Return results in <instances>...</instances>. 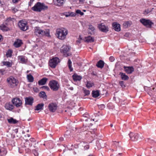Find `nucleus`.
Masks as SVG:
<instances>
[{"label": "nucleus", "instance_id": "nucleus-1", "mask_svg": "<svg viewBox=\"0 0 156 156\" xmlns=\"http://www.w3.org/2000/svg\"><path fill=\"white\" fill-rule=\"evenodd\" d=\"M68 33V31L67 29L61 28L57 29L56 35L59 39L64 40L66 38Z\"/></svg>", "mask_w": 156, "mask_h": 156}, {"label": "nucleus", "instance_id": "nucleus-2", "mask_svg": "<svg viewBox=\"0 0 156 156\" xmlns=\"http://www.w3.org/2000/svg\"><path fill=\"white\" fill-rule=\"evenodd\" d=\"M48 8V7L44 3L38 2L32 7V9L34 11L41 12L42 10H47Z\"/></svg>", "mask_w": 156, "mask_h": 156}, {"label": "nucleus", "instance_id": "nucleus-3", "mask_svg": "<svg viewBox=\"0 0 156 156\" xmlns=\"http://www.w3.org/2000/svg\"><path fill=\"white\" fill-rule=\"evenodd\" d=\"M34 32L36 35L39 36H45L48 37L50 36L49 31L48 29L43 30L37 27H35Z\"/></svg>", "mask_w": 156, "mask_h": 156}, {"label": "nucleus", "instance_id": "nucleus-4", "mask_svg": "<svg viewBox=\"0 0 156 156\" xmlns=\"http://www.w3.org/2000/svg\"><path fill=\"white\" fill-rule=\"evenodd\" d=\"M8 85L10 87L13 88L16 87L19 83L18 81L12 76H10L7 80Z\"/></svg>", "mask_w": 156, "mask_h": 156}, {"label": "nucleus", "instance_id": "nucleus-5", "mask_svg": "<svg viewBox=\"0 0 156 156\" xmlns=\"http://www.w3.org/2000/svg\"><path fill=\"white\" fill-rule=\"evenodd\" d=\"M48 85L51 90L54 91L58 90L60 87L59 83L55 80H51L48 83Z\"/></svg>", "mask_w": 156, "mask_h": 156}, {"label": "nucleus", "instance_id": "nucleus-6", "mask_svg": "<svg viewBox=\"0 0 156 156\" xmlns=\"http://www.w3.org/2000/svg\"><path fill=\"white\" fill-rule=\"evenodd\" d=\"M129 136L130 139L134 141H140L143 139L141 135H140L138 134L133 133L131 132L129 134Z\"/></svg>", "mask_w": 156, "mask_h": 156}, {"label": "nucleus", "instance_id": "nucleus-7", "mask_svg": "<svg viewBox=\"0 0 156 156\" xmlns=\"http://www.w3.org/2000/svg\"><path fill=\"white\" fill-rule=\"evenodd\" d=\"M60 62L59 59L56 57L50 59L49 62V66L52 68H55L57 64Z\"/></svg>", "mask_w": 156, "mask_h": 156}, {"label": "nucleus", "instance_id": "nucleus-8", "mask_svg": "<svg viewBox=\"0 0 156 156\" xmlns=\"http://www.w3.org/2000/svg\"><path fill=\"white\" fill-rule=\"evenodd\" d=\"M18 25L20 29L22 30L26 31L28 29L27 23L26 21L23 20L20 21L18 23Z\"/></svg>", "mask_w": 156, "mask_h": 156}, {"label": "nucleus", "instance_id": "nucleus-9", "mask_svg": "<svg viewBox=\"0 0 156 156\" xmlns=\"http://www.w3.org/2000/svg\"><path fill=\"white\" fill-rule=\"evenodd\" d=\"M70 48L67 45H63L60 49L61 51L63 53L64 55L66 57H67L71 55V54L69 53Z\"/></svg>", "mask_w": 156, "mask_h": 156}, {"label": "nucleus", "instance_id": "nucleus-10", "mask_svg": "<svg viewBox=\"0 0 156 156\" xmlns=\"http://www.w3.org/2000/svg\"><path fill=\"white\" fill-rule=\"evenodd\" d=\"M140 22L146 27L151 28L153 23L149 20H146L145 19H141L140 20Z\"/></svg>", "mask_w": 156, "mask_h": 156}, {"label": "nucleus", "instance_id": "nucleus-11", "mask_svg": "<svg viewBox=\"0 0 156 156\" xmlns=\"http://www.w3.org/2000/svg\"><path fill=\"white\" fill-rule=\"evenodd\" d=\"M12 104L16 107L20 106L22 105V101L19 98H16L12 99Z\"/></svg>", "mask_w": 156, "mask_h": 156}, {"label": "nucleus", "instance_id": "nucleus-12", "mask_svg": "<svg viewBox=\"0 0 156 156\" xmlns=\"http://www.w3.org/2000/svg\"><path fill=\"white\" fill-rule=\"evenodd\" d=\"M98 27L99 29L102 32L106 33L108 31V27L103 23L98 24Z\"/></svg>", "mask_w": 156, "mask_h": 156}, {"label": "nucleus", "instance_id": "nucleus-13", "mask_svg": "<svg viewBox=\"0 0 156 156\" xmlns=\"http://www.w3.org/2000/svg\"><path fill=\"white\" fill-rule=\"evenodd\" d=\"M48 108L50 112H54L57 109V106L55 103H51L49 105Z\"/></svg>", "mask_w": 156, "mask_h": 156}, {"label": "nucleus", "instance_id": "nucleus-14", "mask_svg": "<svg viewBox=\"0 0 156 156\" xmlns=\"http://www.w3.org/2000/svg\"><path fill=\"white\" fill-rule=\"evenodd\" d=\"M4 107L6 109L10 111L12 110L14 108L13 105L10 102L6 103Z\"/></svg>", "mask_w": 156, "mask_h": 156}, {"label": "nucleus", "instance_id": "nucleus-15", "mask_svg": "<svg viewBox=\"0 0 156 156\" xmlns=\"http://www.w3.org/2000/svg\"><path fill=\"white\" fill-rule=\"evenodd\" d=\"M125 72L128 74H131L134 71V69L132 66H124Z\"/></svg>", "mask_w": 156, "mask_h": 156}, {"label": "nucleus", "instance_id": "nucleus-16", "mask_svg": "<svg viewBox=\"0 0 156 156\" xmlns=\"http://www.w3.org/2000/svg\"><path fill=\"white\" fill-rule=\"evenodd\" d=\"M113 29L117 31H119L120 30V25L114 22L112 24Z\"/></svg>", "mask_w": 156, "mask_h": 156}, {"label": "nucleus", "instance_id": "nucleus-17", "mask_svg": "<svg viewBox=\"0 0 156 156\" xmlns=\"http://www.w3.org/2000/svg\"><path fill=\"white\" fill-rule=\"evenodd\" d=\"M72 77L75 81H80L82 78V77L81 76L78 75L76 73L74 74L72 76Z\"/></svg>", "mask_w": 156, "mask_h": 156}, {"label": "nucleus", "instance_id": "nucleus-18", "mask_svg": "<svg viewBox=\"0 0 156 156\" xmlns=\"http://www.w3.org/2000/svg\"><path fill=\"white\" fill-rule=\"evenodd\" d=\"M22 44V40L19 39H17L15 41L13 45L15 47L18 48L20 47Z\"/></svg>", "mask_w": 156, "mask_h": 156}, {"label": "nucleus", "instance_id": "nucleus-19", "mask_svg": "<svg viewBox=\"0 0 156 156\" xmlns=\"http://www.w3.org/2000/svg\"><path fill=\"white\" fill-rule=\"evenodd\" d=\"M64 0H53V2L56 5L60 6L63 3Z\"/></svg>", "mask_w": 156, "mask_h": 156}, {"label": "nucleus", "instance_id": "nucleus-20", "mask_svg": "<svg viewBox=\"0 0 156 156\" xmlns=\"http://www.w3.org/2000/svg\"><path fill=\"white\" fill-rule=\"evenodd\" d=\"M33 100L34 99L32 98H26L25 100V103L27 105H31L33 102Z\"/></svg>", "mask_w": 156, "mask_h": 156}, {"label": "nucleus", "instance_id": "nucleus-21", "mask_svg": "<svg viewBox=\"0 0 156 156\" xmlns=\"http://www.w3.org/2000/svg\"><path fill=\"white\" fill-rule=\"evenodd\" d=\"M48 80V78H44L38 81V84L39 85H44L46 84Z\"/></svg>", "mask_w": 156, "mask_h": 156}, {"label": "nucleus", "instance_id": "nucleus-22", "mask_svg": "<svg viewBox=\"0 0 156 156\" xmlns=\"http://www.w3.org/2000/svg\"><path fill=\"white\" fill-rule=\"evenodd\" d=\"M104 65V62L100 60L96 64V66L98 67L102 68L103 67Z\"/></svg>", "mask_w": 156, "mask_h": 156}, {"label": "nucleus", "instance_id": "nucleus-23", "mask_svg": "<svg viewBox=\"0 0 156 156\" xmlns=\"http://www.w3.org/2000/svg\"><path fill=\"white\" fill-rule=\"evenodd\" d=\"M7 120L8 122L11 124H15L17 123L18 122V121L12 117L10 118L9 119H8Z\"/></svg>", "mask_w": 156, "mask_h": 156}, {"label": "nucleus", "instance_id": "nucleus-24", "mask_svg": "<svg viewBox=\"0 0 156 156\" xmlns=\"http://www.w3.org/2000/svg\"><path fill=\"white\" fill-rule=\"evenodd\" d=\"M120 74L121 75V78L122 80H127L129 78L128 76L126 75L125 73H120Z\"/></svg>", "mask_w": 156, "mask_h": 156}, {"label": "nucleus", "instance_id": "nucleus-25", "mask_svg": "<svg viewBox=\"0 0 156 156\" xmlns=\"http://www.w3.org/2000/svg\"><path fill=\"white\" fill-rule=\"evenodd\" d=\"M92 96L94 98H96L100 95L98 90L93 91L92 92Z\"/></svg>", "mask_w": 156, "mask_h": 156}, {"label": "nucleus", "instance_id": "nucleus-26", "mask_svg": "<svg viewBox=\"0 0 156 156\" xmlns=\"http://www.w3.org/2000/svg\"><path fill=\"white\" fill-rule=\"evenodd\" d=\"M27 78L29 82H32L34 81V78L33 76L30 74L27 75Z\"/></svg>", "mask_w": 156, "mask_h": 156}, {"label": "nucleus", "instance_id": "nucleus-27", "mask_svg": "<svg viewBox=\"0 0 156 156\" xmlns=\"http://www.w3.org/2000/svg\"><path fill=\"white\" fill-rule=\"evenodd\" d=\"M19 60L22 63H25L26 62L27 59L25 57L23 56H20L18 57Z\"/></svg>", "mask_w": 156, "mask_h": 156}, {"label": "nucleus", "instance_id": "nucleus-28", "mask_svg": "<svg viewBox=\"0 0 156 156\" xmlns=\"http://www.w3.org/2000/svg\"><path fill=\"white\" fill-rule=\"evenodd\" d=\"M94 41V39L93 37L89 36L86 38L85 41L87 42H92Z\"/></svg>", "mask_w": 156, "mask_h": 156}, {"label": "nucleus", "instance_id": "nucleus-29", "mask_svg": "<svg viewBox=\"0 0 156 156\" xmlns=\"http://www.w3.org/2000/svg\"><path fill=\"white\" fill-rule=\"evenodd\" d=\"M44 106V104L43 103L39 104L36 107L35 110L37 111L41 110L42 109Z\"/></svg>", "mask_w": 156, "mask_h": 156}, {"label": "nucleus", "instance_id": "nucleus-30", "mask_svg": "<svg viewBox=\"0 0 156 156\" xmlns=\"http://www.w3.org/2000/svg\"><path fill=\"white\" fill-rule=\"evenodd\" d=\"M63 15L65 16L66 17H68L69 16H75V14L73 12H64L63 13Z\"/></svg>", "mask_w": 156, "mask_h": 156}, {"label": "nucleus", "instance_id": "nucleus-31", "mask_svg": "<svg viewBox=\"0 0 156 156\" xmlns=\"http://www.w3.org/2000/svg\"><path fill=\"white\" fill-rule=\"evenodd\" d=\"M2 63L3 65L6 66L8 67H11L12 65V63L9 62L3 61L2 62Z\"/></svg>", "mask_w": 156, "mask_h": 156}, {"label": "nucleus", "instance_id": "nucleus-32", "mask_svg": "<svg viewBox=\"0 0 156 156\" xmlns=\"http://www.w3.org/2000/svg\"><path fill=\"white\" fill-rule=\"evenodd\" d=\"M39 96L41 98H46L47 96L46 95L44 91H41L39 94Z\"/></svg>", "mask_w": 156, "mask_h": 156}, {"label": "nucleus", "instance_id": "nucleus-33", "mask_svg": "<svg viewBox=\"0 0 156 156\" xmlns=\"http://www.w3.org/2000/svg\"><path fill=\"white\" fill-rule=\"evenodd\" d=\"M131 24V23L129 22H125L123 23V26L125 28L129 27Z\"/></svg>", "mask_w": 156, "mask_h": 156}, {"label": "nucleus", "instance_id": "nucleus-34", "mask_svg": "<svg viewBox=\"0 0 156 156\" xmlns=\"http://www.w3.org/2000/svg\"><path fill=\"white\" fill-rule=\"evenodd\" d=\"M68 67L70 71L71 72L72 71H73V69L72 68L71 66L72 62L70 59L68 60Z\"/></svg>", "mask_w": 156, "mask_h": 156}, {"label": "nucleus", "instance_id": "nucleus-35", "mask_svg": "<svg viewBox=\"0 0 156 156\" xmlns=\"http://www.w3.org/2000/svg\"><path fill=\"white\" fill-rule=\"evenodd\" d=\"M93 85V83L90 82H88L87 84H86L87 87L88 88H90L92 87Z\"/></svg>", "mask_w": 156, "mask_h": 156}, {"label": "nucleus", "instance_id": "nucleus-36", "mask_svg": "<svg viewBox=\"0 0 156 156\" xmlns=\"http://www.w3.org/2000/svg\"><path fill=\"white\" fill-rule=\"evenodd\" d=\"M153 9L154 8H152L148 9H146L144 12V13L145 14H147L149 13L152 12Z\"/></svg>", "mask_w": 156, "mask_h": 156}, {"label": "nucleus", "instance_id": "nucleus-37", "mask_svg": "<svg viewBox=\"0 0 156 156\" xmlns=\"http://www.w3.org/2000/svg\"><path fill=\"white\" fill-rule=\"evenodd\" d=\"M12 51L11 50H9L7 52L6 55L7 57H10L12 56Z\"/></svg>", "mask_w": 156, "mask_h": 156}, {"label": "nucleus", "instance_id": "nucleus-38", "mask_svg": "<svg viewBox=\"0 0 156 156\" xmlns=\"http://www.w3.org/2000/svg\"><path fill=\"white\" fill-rule=\"evenodd\" d=\"M88 29H89V31L91 30V31H90V34H92V32L94 30V27L92 25H90L89 26Z\"/></svg>", "mask_w": 156, "mask_h": 156}, {"label": "nucleus", "instance_id": "nucleus-39", "mask_svg": "<svg viewBox=\"0 0 156 156\" xmlns=\"http://www.w3.org/2000/svg\"><path fill=\"white\" fill-rule=\"evenodd\" d=\"M83 92L84 93V96L88 95L90 94V91L88 90H87L84 89H83Z\"/></svg>", "mask_w": 156, "mask_h": 156}, {"label": "nucleus", "instance_id": "nucleus-40", "mask_svg": "<svg viewBox=\"0 0 156 156\" xmlns=\"http://www.w3.org/2000/svg\"><path fill=\"white\" fill-rule=\"evenodd\" d=\"M37 149H34L33 150V153L34 155L35 156H38V153L37 151L38 150V148H37Z\"/></svg>", "mask_w": 156, "mask_h": 156}, {"label": "nucleus", "instance_id": "nucleus-41", "mask_svg": "<svg viewBox=\"0 0 156 156\" xmlns=\"http://www.w3.org/2000/svg\"><path fill=\"white\" fill-rule=\"evenodd\" d=\"M0 29L3 30H7V28L4 25L0 26Z\"/></svg>", "mask_w": 156, "mask_h": 156}, {"label": "nucleus", "instance_id": "nucleus-42", "mask_svg": "<svg viewBox=\"0 0 156 156\" xmlns=\"http://www.w3.org/2000/svg\"><path fill=\"white\" fill-rule=\"evenodd\" d=\"M76 12L77 14H80L82 16L83 15L84 13L83 12H82L80 10H77L76 11Z\"/></svg>", "mask_w": 156, "mask_h": 156}, {"label": "nucleus", "instance_id": "nucleus-43", "mask_svg": "<svg viewBox=\"0 0 156 156\" xmlns=\"http://www.w3.org/2000/svg\"><path fill=\"white\" fill-rule=\"evenodd\" d=\"M82 40V38L81 37V36H80L79 38L78 39V40H77L76 41V43L77 44H80L81 42V41Z\"/></svg>", "mask_w": 156, "mask_h": 156}, {"label": "nucleus", "instance_id": "nucleus-44", "mask_svg": "<svg viewBox=\"0 0 156 156\" xmlns=\"http://www.w3.org/2000/svg\"><path fill=\"white\" fill-rule=\"evenodd\" d=\"M119 84H120V85L122 88H124L125 87V85L124 84V82L123 81H121L119 82Z\"/></svg>", "mask_w": 156, "mask_h": 156}, {"label": "nucleus", "instance_id": "nucleus-45", "mask_svg": "<svg viewBox=\"0 0 156 156\" xmlns=\"http://www.w3.org/2000/svg\"><path fill=\"white\" fill-rule=\"evenodd\" d=\"M98 108L99 109H102L105 108L104 105L102 104L98 105Z\"/></svg>", "mask_w": 156, "mask_h": 156}, {"label": "nucleus", "instance_id": "nucleus-46", "mask_svg": "<svg viewBox=\"0 0 156 156\" xmlns=\"http://www.w3.org/2000/svg\"><path fill=\"white\" fill-rule=\"evenodd\" d=\"M42 88L48 91L50 90L49 87L47 86H45L42 87Z\"/></svg>", "mask_w": 156, "mask_h": 156}, {"label": "nucleus", "instance_id": "nucleus-47", "mask_svg": "<svg viewBox=\"0 0 156 156\" xmlns=\"http://www.w3.org/2000/svg\"><path fill=\"white\" fill-rule=\"evenodd\" d=\"M0 73L1 75H3L5 74V70L3 69H0Z\"/></svg>", "mask_w": 156, "mask_h": 156}, {"label": "nucleus", "instance_id": "nucleus-48", "mask_svg": "<svg viewBox=\"0 0 156 156\" xmlns=\"http://www.w3.org/2000/svg\"><path fill=\"white\" fill-rule=\"evenodd\" d=\"M109 59L110 61L112 62L114 61L115 58L113 56H111L110 57Z\"/></svg>", "mask_w": 156, "mask_h": 156}, {"label": "nucleus", "instance_id": "nucleus-49", "mask_svg": "<svg viewBox=\"0 0 156 156\" xmlns=\"http://www.w3.org/2000/svg\"><path fill=\"white\" fill-rule=\"evenodd\" d=\"M89 146L88 145H87L84 146V149L85 150H87L89 148Z\"/></svg>", "mask_w": 156, "mask_h": 156}, {"label": "nucleus", "instance_id": "nucleus-50", "mask_svg": "<svg viewBox=\"0 0 156 156\" xmlns=\"http://www.w3.org/2000/svg\"><path fill=\"white\" fill-rule=\"evenodd\" d=\"M83 116L85 117L88 118L89 117V115L87 113H85L83 115Z\"/></svg>", "mask_w": 156, "mask_h": 156}, {"label": "nucleus", "instance_id": "nucleus-51", "mask_svg": "<svg viewBox=\"0 0 156 156\" xmlns=\"http://www.w3.org/2000/svg\"><path fill=\"white\" fill-rule=\"evenodd\" d=\"M85 0H79V3L80 4H82L84 3Z\"/></svg>", "mask_w": 156, "mask_h": 156}, {"label": "nucleus", "instance_id": "nucleus-52", "mask_svg": "<svg viewBox=\"0 0 156 156\" xmlns=\"http://www.w3.org/2000/svg\"><path fill=\"white\" fill-rule=\"evenodd\" d=\"M33 89L35 92H37L38 91V89L37 88H34Z\"/></svg>", "mask_w": 156, "mask_h": 156}, {"label": "nucleus", "instance_id": "nucleus-53", "mask_svg": "<svg viewBox=\"0 0 156 156\" xmlns=\"http://www.w3.org/2000/svg\"><path fill=\"white\" fill-rule=\"evenodd\" d=\"M3 40V38L2 37V36L0 34V41H2Z\"/></svg>", "mask_w": 156, "mask_h": 156}, {"label": "nucleus", "instance_id": "nucleus-54", "mask_svg": "<svg viewBox=\"0 0 156 156\" xmlns=\"http://www.w3.org/2000/svg\"><path fill=\"white\" fill-rule=\"evenodd\" d=\"M69 89L71 90H73V88L72 87H70L69 88Z\"/></svg>", "mask_w": 156, "mask_h": 156}, {"label": "nucleus", "instance_id": "nucleus-55", "mask_svg": "<svg viewBox=\"0 0 156 156\" xmlns=\"http://www.w3.org/2000/svg\"><path fill=\"white\" fill-rule=\"evenodd\" d=\"M10 20V21L11 20V18H8V19H7V20H6V21L8 22Z\"/></svg>", "mask_w": 156, "mask_h": 156}, {"label": "nucleus", "instance_id": "nucleus-56", "mask_svg": "<svg viewBox=\"0 0 156 156\" xmlns=\"http://www.w3.org/2000/svg\"><path fill=\"white\" fill-rule=\"evenodd\" d=\"M74 147L76 148H77L78 147V146L77 145L75 144L74 145Z\"/></svg>", "mask_w": 156, "mask_h": 156}, {"label": "nucleus", "instance_id": "nucleus-57", "mask_svg": "<svg viewBox=\"0 0 156 156\" xmlns=\"http://www.w3.org/2000/svg\"><path fill=\"white\" fill-rule=\"evenodd\" d=\"M15 132H16V133H17L18 132V130L16 129H15Z\"/></svg>", "mask_w": 156, "mask_h": 156}, {"label": "nucleus", "instance_id": "nucleus-58", "mask_svg": "<svg viewBox=\"0 0 156 156\" xmlns=\"http://www.w3.org/2000/svg\"><path fill=\"white\" fill-rule=\"evenodd\" d=\"M30 140L31 141H34V138L31 139Z\"/></svg>", "mask_w": 156, "mask_h": 156}, {"label": "nucleus", "instance_id": "nucleus-59", "mask_svg": "<svg viewBox=\"0 0 156 156\" xmlns=\"http://www.w3.org/2000/svg\"><path fill=\"white\" fill-rule=\"evenodd\" d=\"M60 140H61L62 141V140H63V138H60Z\"/></svg>", "mask_w": 156, "mask_h": 156}, {"label": "nucleus", "instance_id": "nucleus-60", "mask_svg": "<svg viewBox=\"0 0 156 156\" xmlns=\"http://www.w3.org/2000/svg\"><path fill=\"white\" fill-rule=\"evenodd\" d=\"M110 126L111 127H112L113 126V125L112 124H111Z\"/></svg>", "mask_w": 156, "mask_h": 156}, {"label": "nucleus", "instance_id": "nucleus-61", "mask_svg": "<svg viewBox=\"0 0 156 156\" xmlns=\"http://www.w3.org/2000/svg\"><path fill=\"white\" fill-rule=\"evenodd\" d=\"M29 145L30 146V147L31 146H32V145L31 144L30 145V144H29Z\"/></svg>", "mask_w": 156, "mask_h": 156}, {"label": "nucleus", "instance_id": "nucleus-62", "mask_svg": "<svg viewBox=\"0 0 156 156\" xmlns=\"http://www.w3.org/2000/svg\"><path fill=\"white\" fill-rule=\"evenodd\" d=\"M27 136H28V137H29L30 136V135L29 134H28Z\"/></svg>", "mask_w": 156, "mask_h": 156}, {"label": "nucleus", "instance_id": "nucleus-63", "mask_svg": "<svg viewBox=\"0 0 156 156\" xmlns=\"http://www.w3.org/2000/svg\"><path fill=\"white\" fill-rule=\"evenodd\" d=\"M95 130H96V129H94V131H95Z\"/></svg>", "mask_w": 156, "mask_h": 156}, {"label": "nucleus", "instance_id": "nucleus-64", "mask_svg": "<svg viewBox=\"0 0 156 156\" xmlns=\"http://www.w3.org/2000/svg\"><path fill=\"white\" fill-rule=\"evenodd\" d=\"M27 132H29V130H28L27 131Z\"/></svg>", "mask_w": 156, "mask_h": 156}]
</instances>
